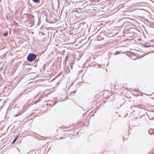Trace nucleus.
<instances>
[{"label":"nucleus","mask_w":154,"mask_h":154,"mask_svg":"<svg viewBox=\"0 0 154 154\" xmlns=\"http://www.w3.org/2000/svg\"><path fill=\"white\" fill-rule=\"evenodd\" d=\"M36 57V55L34 54L30 53L28 55L27 58L29 61L32 62L35 59Z\"/></svg>","instance_id":"f257e3e1"},{"label":"nucleus","mask_w":154,"mask_h":154,"mask_svg":"<svg viewBox=\"0 0 154 154\" xmlns=\"http://www.w3.org/2000/svg\"><path fill=\"white\" fill-rule=\"evenodd\" d=\"M18 136H17L15 138L13 142H12V143H14L15 141H16V140L17 139V138H18Z\"/></svg>","instance_id":"f03ea898"},{"label":"nucleus","mask_w":154,"mask_h":154,"mask_svg":"<svg viewBox=\"0 0 154 154\" xmlns=\"http://www.w3.org/2000/svg\"><path fill=\"white\" fill-rule=\"evenodd\" d=\"M35 3H38L39 1V0H32Z\"/></svg>","instance_id":"7ed1b4c3"},{"label":"nucleus","mask_w":154,"mask_h":154,"mask_svg":"<svg viewBox=\"0 0 154 154\" xmlns=\"http://www.w3.org/2000/svg\"><path fill=\"white\" fill-rule=\"evenodd\" d=\"M8 34V32H6V33H4L3 35L5 36H6Z\"/></svg>","instance_id":"20e7f679"},{"label":"nucleus","mask_w":154,"mask_h":154,"mask_svg":"<svg viewBox=\"0 0 154 154\" xmlns=\"http://www.w3.org/2000/svg\"><path fill=\"white\" fill-rule=\"evenodd\" d=\"M120 53V52H116L115 53V54L116 55V54H119Z\"/></svg>","instance_id":"39448f33"},{"label":"nucleus","mask_w":154,"mask_h":154,"mask_svg":"<svg viewBox=\"0 0 154 154\" xmlns=\"http://www.w3.org/2000/svg\"><path fill=\"white\" fill-rule=\"evenodd\" d=\"M149 46H147L146 47H149Z\"/></svg>","instance_id":"423d86ee"}]
</instances>
